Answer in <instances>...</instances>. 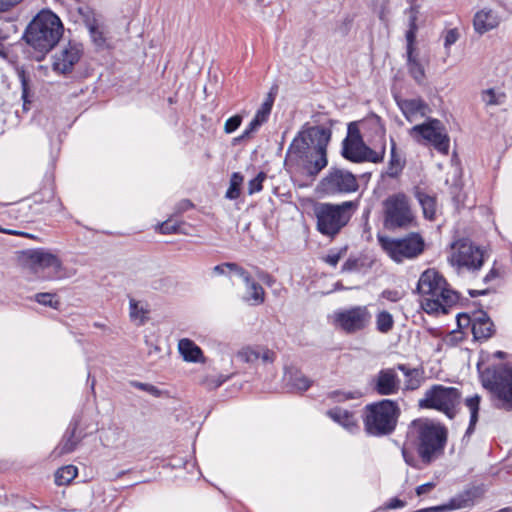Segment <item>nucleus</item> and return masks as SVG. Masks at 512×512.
I'll return each mask as SVG.
<instances>
[{
  "label": "nucleus",
  "mask_w": 512,
  "mask_h": 512,
  "mask_svg": "<svg viewBox=\"0 0 512 512\" xmlns=\"http://www.w3.org/2000/svg\"><path fill=\"white\" fill-rule=\"evenodd\" d=\"M22 0H0V12H6L19 4Z\"/></svg>",
  "instance_id": "58"
},
{
  "label": "nucleus",
  "mask_w": 512,
  "mask_h": 512,
  "mask_svg": "<svg viewBox=\"0 0 512 512\" xmlns=\"http://www.w3.org/2000/svg\"><path fill=\"white\" fill-rule=\"evenodd\" d=\"M411 6L408 10H406V14L408 16V30L406 32L405 38L407 42V55L410 62H414L415 59L412 58L414 45L416 41V32L418 30V26L416 24L418 20L419 14V6L415 4L416 0H409Z\"/></svg>",
  "instance_id": "22"
},
{
  "label": "nucleus",
  "mask_w": 512,
  "mask_h": 512,
  "mask_svg": "<svg viewBox=\"0 0 512 512\" xmlns=\"http://www.w3.org/2000/svg\"><path fill=\"white\" fill-rule=\"evenodd\" d=\"M409 429L410 433L416 435L418 454L424 464H431L443 455L448 437V431L443 425L428 419H417Z\"/></svg>",
  "instance_id": "4"
},
{
  "label": "nucleus",
  "mask_w": 512,
  "mask_h": 512,
  "mask_svg": "<svg viewBox=\"0 0 512 512\" xmlns=\"http://www.w3.org/2000/svg\"><path fill=\"white\" fill-rule=\"evenodd\" d=\"M415 196L422 207L424 217L433 220L436 214V198L419 189Z\"/></svg>",
  "instance_id": "27"
},
{
  "label": "nucleus",
  "mask_w": 512,
  "mask_h": 512,
  "mask_svg": "<svg viewBox=\"0 0 512 512\" xmlns=\"http://www.w3.org/2000/svg\"><path fill=\"white\" fill-rule=\"evenodd\" d=\"M479 403H480V397L478 395H474L465 400V405L470 410V425H469L467 432H470L473 430V427L475 426V424L478 420Z\"/></svg>",
  "instance_id": "40"
},
{
  "label": "nucleus",
  "mask_w": 512,
  "mask_h": 512,
  "mask_svg": "<svg viewBox=\"0 0 512 512\" xmlns=\"http://www.w3.org/2000/svg\"><path fill=\"white\" fill-rule=\"evenodd\" d=\"M244 177L239 172H234L230 178V185L226 192V198L234 200L240 196V187L243 184Z\"/></svg>",
  "instance_id": "38"
},
{
  "label": "nucleus",
  "mask_w": 512,
  "mask_h": 512,
  "mask_svg": "<svg viewBox=\"0 0 512 512\" xmlns=\"http://www.w3.org/2000/svg\"><path fill=\"white\" fill-rule=\"evenodd\" d=\"M246 286L248 295L244 297V300L252 305L262 304L265 300V291L263 287L254 280Z\"/></svg>",
  "instance_id": "31"
},
{
  "label": "nucleus",
  "mask_w": 512,
  "mask_h": 512,
  "mask_svg": "<svg viewBox=\"0 0 512 512\" xmlns=\"http://www.w3.org/2000/svg\"><path fill=\"white\" fill-rule=\"evenodd\" d=\"M347 247L330 250L323 260L332 267L337 266L339 261L346 255Z\"/></svg>",
  "instance_id": "42"
},
{
  "label": "nucleus",
  "mask_w": 512,
  "mask_h": 512,
  "mask_svg": "<svg viewBox=\"0 0 512 512\" xmlns=\"http://www.w3.org/2000/svg\"><path fill=\"white\" fill-rule=\"evenodd\" d=\"M500 23L498 14L492 9L484 8L478 11L473 20V26L477 33L484 34L495 29Z\"/></svg>",
  "instance_id": "23"
},
{
  "label": "nucleus",
  "mask_w": 512,
  "mask_h": 512,
  "mask_svg": "<svg viewBox=\"0 0 512 512\" xmlns=\"http://www.w3.org/2000/svg\"><path fill=\"white\" fill-rule=\"evenodd\" d=\"M409 75L419 85L427 83V75L424 66H407Z\"/></svg>",
  "instance_id": "43"
},
{
  "label": "nucleus",
  "mask_w": 512,
  "mask_h": 512,
  "mask_svg": "<svg viewBox=\"0 0 512 512\" xmlns=\"http://www.w3.org/2000/svg\"><path fill=\"white\" fill-rule=\"evenodd\" d=\"M400 414L398 404L390 399H383L365 407L364 428L369 435L382 436L390 434L396 427Z\"/></svg>",
  "instance_id": "5"
},
{
  "label": "nucleus",
  "mask_w": 512,
  "mask_h": 512,
  "mask_svg": "<svg viewBox=\"0 0 512 512\" xmlns=\"http://www.w3.org/2000/svg\"><path fill=\"white\" fill-rule=\"evenodd\" d=\"M266 179V174L264 172H259L257 176L250 180L248 183V193L250 195L260 192L262 190L263 181Z\"/></svg>",
  "instance_id": "46"
},
{
  "label": "nucleus",
  "mask_w": 512,
  "mask_h": 512,
  "mask_svg": "<svg viewBox=\"0 0 512 512\" xmlns=\"http://www.w3.org/2000/svg\"><path fill=\"white\" fill-rule=\"evenodd\" d=\"M242 118L235 115L226 120L224 130L226 133L234 132L241 125Z\"/></svg>",
  "instance_id": "51"
},
{
  "label": "nucleus",
  "mask_w": 512,
  "mask_h": 512,
  "mask_svg": "<svg viewBox=\"0 0 512 512\" xmlns=\"http://www.w3.org/2000/svg\"><path fill=\"white\" fill-rule=\"evenodd\" d=\"M50 67H51L52 72H54L55 74L66 76V75H69L72 73L74 66H62V67L61 66H50Z\"/></svg>",
  "instance_id": "57"
},
{
  "label": "nucleus",
  "mask_w": 512,
  "mask_h": 512,
  "mask_svg": "<svg viewBox=\"0 0 512 512\" xmlns=\"http://www.w3.org/2000/svg\"><path fill=\"white\" fill-rule=\"evenodd\" d=\"M236 357L245 363H254L261 359L263 363H272L275 353L263 346H244L237 351Z\"/></svg>",
  "instance_id": "21"
},
{
  "label": "nucleus",
  "mask_w": 512,
  "mask_h": 512,
  "mask_svg": "<svg viewBox=\"0 0 512 512\" xmlns=\"http://www.w3.org/2000/svg\"><path fill=\"white\" fill-rule=\"evenodd\" d=\"M141 312H142V310L139 309L138 303L135 300L131 299L130 300V317L132 319L139 318Z\"/></svg>",
  "instance_id": "59"
},
{
  "label": "nucleus",
  "mask_w": 512,
  "mask_h": 512,
  "mask_svg": "<svg viewBox=\"0 0 512 512\" xmlns=\"http://www.w3.org/2000/svg\"><path fill=\"white\" fill-rule=\"evenodd\" d=\"M405 505V502L398 499V498H392L389 500V502L385 505L386 509H397L401 508Z\"/></svg>",
  "instance_id": "60"
},
{
  "label": "nucleus",
  "mask_w": 512,
  "mask_h": 512,
  "mask_svg": "<svg viewBox=\"0 0 512 512\" xmlns=\"http://www.w3.org/2000/svg\"><path fill=\"white\" fill-rule=\"evenodd\" d=\"M500 276V273L499 271L496 269V268H492L487 274L486 276L484 277L483 281L485 283H489L491 282L492 280L498 278Z\"/></svg>",
  "instance_id": "61"
},
{
  "label": "nucleus",
  "mask_w": 512,
  "mask_h": 512,
  "mask_svg": "<svg viewBox=\"0 0 512 512\" xmlns=\"http://www.w3.org/2000/svg\"><path fill=\"white\" fill-rule=\"evenodd\" d=\"M358 207L357 202L341 204L320 203L315 207L317 228L323 235H336L350 220Z\"/></svg>",
  "instance_id": "6"
},
{
  "label": "nucleus",
  "mask_w": 512,
  "mask_h": 512,
  "mask_svg": "<svg viewBox=\"0 0 512 512\" xmlns=\"http://www.w3.org/2000/svg\"><path fill=\"white\" fill-rule=\"evenodd\" d=\"M460 37V32L458 28L447 29L443 32V40L444 46L447 48L453 44H455Z\"/></svg>",
  "instance_id": "47"
},
{
  "label": "nucleus",
  "mask_w": 512,
  "mask_h": 512,
  "mask_svg": "<svg viewBox=\"0 0 512 512\" xmlns=\"http://www.w3.org/2000/svg\"><path fill=\"white\" fill-rule=\"evenodd\" d=\"M78 13H79L84 25L86 26V28L88 30L93 29L94 26L101 23V20H100L99 16L97 15V13L92 8H90L88 6L79 7Z\"/></svg>",
  "instance_id": "36"
},
{
  "label": "nucleus",
  "mask_w": 512,
  "mask_h": 512,
  "mask_svg": "<svg viewBox=\"0 0 512 512\" xmlns=\"http://www.w3.org/2000/svg\"><path fill=\"white\" fill-rule=\"evenodd\" d=\"M17 73L19 79L21 81L22 86V100H23V109L24 111H28L30 109V104L32 102L33 93L31 91L30 80L26 76L25 71L23 69H17Z\"/></svg>",
  "instance_id": "34"
},
{
  "label": "nucleus",
  "mask_w": 512,
  "mask_h": 512,
  "mask_svg": "<svg viewBox=\"0 0 512 512\" xmlns=\"http://www.w3.org/2000/svg\"><path fill=\"white\" fill-rule=\"evenodd\" d=\"M63 31L60 18L51 11L43 10L38 13L27 26L24 39L34 50L33 59L43 60L45 54L59 41Z\"/></svg>",
  "instance_id": "3"
},
{
  "label": "nucleus",
  "mask_w": 512,
  "mask_h": 512,
  "mask_svg": "<svg viewBox=\"0 0 512 512\" xmlns=\"http://www.w3.org/2000/svg\"><path fill=\"white\" fill-rule=\"evenodd\" d=\"M483 386L489 389L506 410H512V368L501 366L482 376Z\"/></svg>",
  "instance_id": "13"
},
{
  "label": "nucleus",
  "mask_w": 512,
  "mask_h": 512,
  "mask_svg": "<svg viewBox=\"0 0 512 512\" xmlns=\"http://www.w3.org/2000/svg\"><path fill=\"white\" fill-rule=\"evenodd\" d=\"M473 504H474L473 493L471 491H466V492L452 498L446 504L420 509L415 512H446V511H451V510H455V509L470 507Z\"/></svg>",
  "instance_id": "24"
},
{
  "label": "nucleus",
  "mask_w": 512,
  "mask_h": 512,
  "mask_svg": "<svg viewBox=\"0 0 512 512\" xmlns=\"http://www.w3.org/2000/svg\"><path fill=\"white\" fill-rule=\"evenodd\" d=\"M84 55V47L77 41L61 43L53 54V64H77Z\"/></svg>",
  "instance_id": "19"
},
{
  "label": "nucleus",
  "mask_w": 512,
  "mask_h": 512,
  "mask_svg": "<svg viewBox=\"0 0 512 512\" xmlns=\"http://www.w3.org/2000/svg\"><path fill=\"white\" fill-rule=\"evenodd\" d=\"M408 133L419 144H429L444 155L449 152L450 138L446 128L438 119L429 118L426 122L413 126Z\"/></svg>",
  "instance_id": "11"
},
{
  "label": "nucleus",
  "mask_w": 512,
  "mask_h": 512,
  "mask_svg": "<svg viewBox=\"0 0 512 512\" xmlns=\"http://www.w3.org/2000/svg\"><path fill=\"white\" fill-rule=\"evenodd\" d=\"M383 213L384 224L387 228L408 229L416 225V217L409 198L402 192L389 195L383 201Z\"/></svg>",
  "instance_id": "10"
},
{
  "label": "nucleus",
  "mask_w": 512,
  "mask_h": 512,
  "mask_svg": "<svg viewBox=\"0 0 512 512\" xmlns=\"http://www.w3.org/2000/svg\"><path fill=\"white\" fill-rule=\"evenodd\" d=\"M35 301L44 306L58 308L60 302L56 299V295L52 293H38L35 295Z\"/></svg>",
  "instance_id": "44"
},
{
  "label": "nucleus",
  "mask_w": 512,
  "mask_h": 512,
  "mask_svg": "<svg viewBox=\"0 0 512 512\" xmlns=\"http://www.w3.org/2000/svg\"><path fill=\"white\" fill-rule=\"evenodd\" d=\"M331 131L323 126H312L298 133L290 144L285 166L288 169L315 177L327 164V145Z\"/></svg>",
  "instance_id": "1"
},
{
  "label": "nucleus",
  "mask_w": 512,
  "mask_h": 512,
  "mask_svg": "<svg viewBox=\"0 0 512 512\" xmlns=\"http://www.w3.org/2000/svg\"><path fill=\"white\" fill-rule=\"evenodd\" d=\"M232 263H223L220 265H216L213 267V273L217 275H221L225 273V269L228 268V265H231Z\"/></svg>",
  "instance_id": "64"
},
{
  "label": "nucleus",
  "mask_w": 512,
  "mask_h": 512,
  "mask_svg": "<svg viewBox=\"0 0 512 512\" xmlns=\"http://www.w3.org/2000/svg\"><path fill=\"white\" fill-rule=\"evenodd\" d=\"M288 381L293 388L299 391H305L310 387L309 379L300 372L290 373Z\"/></svg>",
  "instance_id": "41"
},
{
  "label": "nucleus",
  "mask_w": 512,
  "mask_h": 512,
  "mask_svg": "<svg viewBox=\"0 0 512 512\" xmlns=\"http://www.w3.org/2000/svg\"><path fill=\"white\" fill-rule=\"evenodd\" d=\"M361 396V393L358 391H349V392H342V391H334L330 393V397L334 399L335 401L342 402L349 399H357Z\"/></svg>",
  "instance_id": "48"
},
{
  "label": "nucleus",
  "mask_w": 512,
  "mask_h": 512,
  "mask_svg": "<svg viewBox=\"0 0 512 512\" xmlns=\"http://www.w3.org/2000/svg\"><path fill=\"white\" fill-rule=\"evenodd\" d=\"M178 351L183 360L192 363H204L205 357L201 348L191 339L183 338L178 342Z\"/></svg>",
  "instance_id": "25"
},
{
  "label": "nucleus",
  "mask_w": 512,
  "mask_h": 512,
  "mask_svg": "<svg viewBox=\"0 0 512 512\" xmlns=\"http://www.w3.org/2000/svg\"><path fill=\"white\" fill-rule=\"evenodd\" d=\"M226 380H227V378L223 377L222 375L207 376L203 380V384L209 389H216L219 386H221Z\"/></svg>",
  "instance_id": "49"
},
{
  "label": "nucleus",
  "mask_w": 512,
  "mask_h": 512,
  "mask_svg": "<svg viewBox=\"0 0 512 512\" xmlns=\"http://www.w3.org/2000/svg\"><path fill=\"white\" fill-rule=\"evenodd\" d=\"M362 140V136L360 134V130L358 128V124L356 122H352L348 125V135L343 142Z\"/></svg>",
  "instance_id": "50"
},
{
  "label": "nucleus",
  "mask_w": 512,
  "mask_h": 512,
  "mask_svg": "<svg viewBox=\"0 0 512 512\" xmlns=\"http://www.w3.org/2000/svg\"><path fill=\"white\" fill-rule=\"evenodd\" d=\"M271 110L272 109L268 108V104H262L250 122L248 128L243 132L241 138H248L251 133L256 131L263 123H265L268 120Z\"/></svg>",
  "instance_id": "28"
},
{
  "label": "nucleus",
  "mask_w": 512,
  "mask_h": 512,
  "mask_svg": "<svg viewBox=\"0 0 512 512\" xmlns=\"http://www.w3.org/2000/svg\"><path fill=\"white\" fill-rule=\"evenodd\" d=\"M342 155L346 159L356 163H380L384 159L385 146L382 145L380 150H373L364 143L363 139L343 142Z\"/></svg>",
  "instance_id": "16"
},
{
  "label": "nucleus",
  "mask_w": 512,
  "mask_h": 512,
  "mask_svg": "<svg viewBox=\"0 0 512 512\" xmlns=\"http://www.w3.org/2000/svg\"><path fill=\"white\" fill-rule=\"evenodd\" d=\"M228 269L237 273L243 279L246 285L252 281L250 274L242 267H239L237 264L232 263L231 265H228Z\"/></svg>",
  "instance_id": "52"
},
{
  "label": "nucleus",
  "mask_w": 512,
  "mask_h": 512,
  "mask_svg": "<svg viewBox=\"0 0 512 512\" xmlns=\"http://www.w3.org/2000/svg\"><path fill=\"white\" fill-rule=\"evenodd\" d=\"M400 379L394 368L381 369L372 380L373 389L382 396L397 394L400 390Z\"/></svg>",
  "instance_id": "18"
},
{
  "label": "nucleus",
  "mask_w": 512,
  "mask_h": 512,
  "mask_svg": "<svg viewBox=\"0 0 512 512\" xmlns=\"http://www.w3.org/2000/svg\"><path fill=\"white\" fill-rule=\"evenodd\" d=\"M505 98V93L496 91L494 88H489L482 92V100L487 106L502 105Z\"/></svg>",
  "instance_id": "37"
},
{
  "label": "nucleus",
  "mask_w": 512,
  "mask_h": 512,
  "mask_svg": "<svg viewBox=\"0 0 512 512\" xmlns=\"http://www.w3.org/2000/svg\"><path fill=\"white\" fill-rule=\"evenodd\" d=\"M381 249L394 262L400 264L419 257L425 250V241L418 233H409L403 237H377Z\"/></svg>",
  "instance_id": "8"
},
{
  "label": "nucleus",
  "mask_w": 512,
  "mask_h": 512,
  "mask_svg": "<svg viewBox=\"0 0 512 512\" xmlns=\"http://www.w3.org/2000/svg\"><path fill=\"white\" fill-rule=\"evenodd\" d=\"M20 261L24 267L33 272L50 270L49 278L61 279L66 276L61 259L49 250L28 249L22 251Z\"/></svg>",
  "instance_id": "12"
},
{
  "label": "nucleus",
  "mask_w": 512,
  "mask_h": 512,
  "mask_svg": "<svg viewBox=\"0 0 512 512\" xmlns=\"http://www.w3.org/2000/svg\"><path fill=\"white\" fill-rule=\"evenodd\" d=\"M8 38V31H5L3 28H0V57L2 60L12 62L13 60L10 57V49L5 44Z\"/></svg>",
  "instance_id": "45"
},
{
  "label": "nucleus",
  "mask_w": 512,
  "mask_h": 512,
  "mask_svg": "<svg viewBox=\"0 0 512 512\" xmlns=\"http://www.w3.org/2000/svg\"><path fill=\"white\" fill-rule=\"evenodd\" d=\"M358 259L356 258H349L345 261V263L342 266L343 272H351L358 269Z\"/></svg>",
  "instance_id": "54"
},
{
  "label": "nucleus",
  "mask_w": 512,
  "mask_h": 512,
  "mask_svg": "<svg viewBox=\"0 0 512 512\" xmlns=\"http://www.w3.org/2000/svg\"><path fill=\"white\" fill-rule=\"evenodd\" d=\"M394 325L393 316L388 311H381L376 316V327L381 333H388Z\"/></svg>",
  "instance_id": "39"
},
{
  "label": "nucleus",
  "mask_w": 512,
  "mask_h": 512,
  "mask_svg": "<svg viewBox=\"0 0 512 512\" xmlns=\"http://www.w3.org/2000/svg\"><path fill=\"white\" fill-rule=\"evenodd\" d=\"M435 486L436 484L434 482H427L425 484L419 485L415 491L418 496H421L429 493L432 489L435 488Z\"/></svg>",
  "instance_id": "55"
},
{
  "label": "nucleus",
  "mask_w": 512,
  "mask_h": 512,
  "mask_svg": "<svg viewBox=\"0 0 512 512\" xmlns=\"http://www.w3.org/2000/svg\"><path fill=\"white\" fill-rule=\"evenodd\" d=\"M405 160L396 152V143L391 140V157L389 160L387 175L389 177H397L403 170Z\"/></svg>",
  "instance_id": "30"
},
{
  "label": "nucleus",
  "mask_w": 512,
  "mask_h": 512,
  "mask_svg": "<svg viewBox=\"0 0 512 512\" xmlns=\"http://www.w3.org/2000/svg\"><path fill=\"white\" fill-rule=\"evenodd\" d=\"M77 473V467L74 465L61 467L55 473V482L59 486L69 484L77 476Z\"/></svg>",
  "instance_id": "35"
},
{
  "label": "nucleus",
  "mask_w": 512,
  "mask_h": 512,
  "mask_svg": "<svg viewBox=\"0 0 512 512\" xmlns=\"http://www.w3.org/2000/svg\"><path fill=\"white\" fill-rule=\"evenodd\" d=\"M359 185L356 177L344 169L333 168L320 181L319 190L327 195L355 192Z\"/></svg>",
  "instance_id": "14"
},
{
  "label": "nucleus",
  "mask_w": 512,
  "mask_h": 512,
  "mask_svg": "<svg viewBox=\"0 0 512 512\" xmlns=\"http://www.w3.org/2000/svg\"><path fill=\"white\" fill-rule=\"evenodd\" d=\"M397 105L409 122H416L425 118L430 112L428 104L420 99H396Z\"/></svg>",
  "instance_id": "20"
},
{
  "label": "nucleus",
  "mask_w": 512,
  "mask_h": 512,
  "mask_svg": "<svg viewBox=\"0 0 512 512\" xmlns=\"http://www.w3.org/2000/svg\"><path fill=\"white\" fill-rule=\"evenodd\" d=\"M416 292L420 295L422 309L428 314H445L459 300L458 293L449 287L446 279L435 269H427L420 275Z\"/></svg>",
  "instance_id": "2"
},
{
  "label": "nucleus",
  "mask_w": 512,
  "mask_h": 512,
  "mask_svg": "<svg viewBox=\"0 0 512 512\" xmlns=\"http://www.w3.org/2000/svg\"><path fill=\"white\" fill-rule=\"evenodd\" d=\"M178 225L176 222L167 220L159 225V230L163 234H171L177 231Z\"/></svg>",
  "instance_id": "53"
},
{
  "label": "nucleus",
  "mask_w": 512,
  "mask_h": 512,
  "mask_svg": "<svg viewBox=\"0 0 512 512\" xmlns=\"http://www.w3.org/2000/svg\"><path fill=\"white\" fill-rule=\"evenodd\" d=\"M397 369L403 372L406 377L405 380V389L406 390H416L421 386L422 377L417 369H411L404 364H398Z\"/></svg>",
  "instance_id": "29"
},
{
  "label": "nucleus",
  "mask_w": 512,
  "mask_h": 512,
  "mask_svg": "<svg viewBox=\"0 0 512 512\" xmlns=\"http://www.w3.org/2000/svg\"><path fill=\"white\" fill-rule=\"evenodd\" d=\"M88 31L92 43L98 49H107L110 47L109 39L106 36V32L102 22L94 26L93 29H89Z\"/></svg>",
  "instance_id": "32"
},
{
  "label": "nucleus",
  "mask_w": 512,
  "mask_h": 512,
  "mask_svg": "<svg viewBox=\"0 0 512 512\" xmlns=\"http://www.w3.org/2000/svg\"><path fill=\"white\" fill-rule=\"evenodd\" d=\"M447 260L458 273L476 272L484 264L485 251L471 239L460 237L450 244Z\"/></svg>",
  "instance_id": "7"
},
{
  "label": "nucleus",
  "mask_w": 512,
  "mask_h": 512,
  "mask_svg": "<svg viewBox=\"0 0 512 512\" xmlns=\"http://www.w3.org/2000/svg\"><path fill=\"white\" fill-rule=\"evenodd\" d=\"M334 318L337 326L346 333L353 334L366 329L372 315L367 306H353L336 312Z\"/></svg>",
  "instance_id": "15"
},
{
  "label": "nucleus",
  "mask_w": 512,
  "mask_h": 512,
  "mask_svg": "<svg viewBox=\"0 0 512 512\" xmlns=\"http://www.w3.org/2000/svg\"><path fill=\"white\" fill-rule=\"evenodd\" d=\"M77 430V424L73 426L71 431L66 435L61 443L56 448V452L58 455H64L70 453L75 450L76 446L79 443V439L75 438V433Z\"/></svg>",
  "instance_id": "33"
},
{
  "label": "nucleus",
  "mask_w": 512,
  "mask_h": 512,
  "mask_svg": "<svg viewBox=\"0 0 512 512\" xmlns=\"http://www.w3.org/2000/svg\"><path fill=\"white\" fill-rule=\"evenodd\" d=\"M133 385L140 389V390H143V391H146L150 394H157L158 393V389L151 385V384H147V383H141V382H134Z\"/></svg>",
  "instance_id": "56"
},
{
  "label": "nucleus",
  "mask_w": 512,
  "mask_h": 512,
  "mask_svg": "<svg viewBox=\"0 0 512 512\" xmlns=\"http://www.w3.org/2000/svg\"><path fill=\"white\" fill-rule=\"evenodd\" d=\"M463 321L466 324H471L473 336L477 340H486L494 333V324L489 316L483 311L475 313L472 317L466 314L459 315V325H462Z\"/></svg>",
  "instance_id": "17"
},
{
  "label": "nucleus",
  "mask_w": 512,
  "mask_h": 512,
  "mask_svg": "<svg viewBox=\"0 0 512 512\" xmlns=\"http://www.w3.org/2000/svg\"><path fill=\"white\" fill-rule=\"evenodd\" d=\"M462 398L461 392L455 387L441 384L432 385L418 402L420 408L434 409L454 418Z\"/></svg>",
  "instance_id": "9"
},
{
  "label": "nucleus",
  "mask_w": 512,
  "mask_h": 512,
  "mask_svg": "<svg viewBox=\"0 0 512 512\" xmlns=\"http://www.w3.org/2000/svg\"><path fill=\"white\" fill-rule=\"evenodd\" d=\"M275 94H276V91H274V88H272L271 91L267 94V96L262 104H268V108L272 109V106H273L274 100H275Z\"/></svg>",
  "instance_id": "62"
},
{
  "label": "nucleus",
  "mask_w": 512,
  "mask_h": 512,
  "mask_svg": "<svg viewBox=\"0 0 512 512\" xmlns=\"http://www.w3.org/2000/svg\"><path fill=\"white\" fill-rule=\"evenodd\" d=\"M327 415L350 433H354L359 430L357 419L353 413L347 410L334 408L329 410Z\"/></svg>",
  "instance_id": "26"
},
{
  "label": "nucleus",
  "mask_w": 512,
  "mask_h": 512,
  "mask_svg": "<svg viewBox=\"0 0 512 512\" xmlns=\"http://www.w3.org/2000/svg\"><path fill=\"white\" fill-rule=\"evenodd\" d=\"M402 455L408 465L415 466L414 457L406 448L402 449Z\"/></svg>",
  "instance_id": "63"
}]
</instances>
